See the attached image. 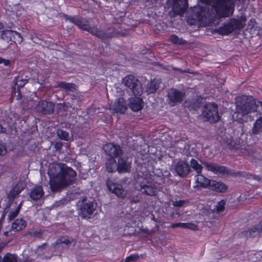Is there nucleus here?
Returning a JSON list of instances; mask_svg holds the SVG:
<instances>
[{
    "instance_id": "nucleus-44",
    "label": "nucleus",
    "mask_w": 262,
    "mask_h": 262,
    "mask_svg": "<svg viewBox=\"0 0 262 262\" xmlns=\"http://www.w3.org/2000/svg\"><path fill=\"white\" fill-rule=\"evenodd\" d=\"M43 233V231L41 230H34L29 232V234L33 237L40 238L42 237Z\"/></svg>"
},
{
    "instance_id": "nucleus-32",
    "label": "nucleus",
    "mask_w": 262,
    "mask_h": 262,
    "mask_svg": "<svg viewBox=\"0 0 262 262\" xmlns=\"http://www.w3.org/2000/svg\"><path fill=\"white\" fill-rule=\"evenodd\" d=\"M57 87L64 89L66 91L73 92L75 90V84L72 83H68L64 81H60L58 83Z\"/></svg>"
},
{
    "instance_id": "nucleus-6",
    "label": "nucleus",
    "mask_w": 262,
    "mask_h": 262,
    "mask_svg": "<svg viewBox=\"0 0 262 262\" xmlns=\"http://www.w3.org/2000/svg\"><path fill=\"white\" fill-rule=\"evenodd\" d=\"M202 114L207 121L211 123L217 122L220 118L218 106L214 102L206 103L203 107Z\"/></svg>"
},
{
    "instance_id": "nucleus-57",
    "label": "nucleus",
    "mask_w": 262,
    "mask_h": 262,
    "mask_svg": "<svg viewBox=\"0 0 262 262\" xmlns=\"http://www.w3.org/2000/svg\"><path fill=\"white\" fill-rule=\"evenodd\" d=\"M187 223H180V228L187 229Z\"/></svg>"
},
{
    "instance_id": "nucleus-46",
    "label": "nucleus",
    "mask_w": 262,
    "mask_h": 262,
    "mask_svg": "<svg viewBox=\"0 0 262 262\" xmlns=\"http://www.w3.org/2000/svg\"><path fill=\"white\" fill-rule=\"evenodd\" d=\"M62 17L65 19L69 20L70 22L74 24V25H75V22L78 18V17L72 16H70L67 14H63Z\"/></svg>"
},
{
    "instance_id": "nucleus-36",
    "label": "nucleus",
    "mask_w": 262,
    "mask_h": 262,
    "mask_svg": "<svg viewBox=\"0 0 262 262\" xmlns=\"http://www.w3.org/2000/svg\"><path fill=\"white\" fill-rule=\"evenodd\" d=\"M18 257L16 254L6 253L3 258L2 262H18Z\"/></svg>"
},
{
    "instance_id": "nucleus-12",
    "label": "nucleus",
    "mask_w": 262,
    "mask_h": 262,
    "mask_svg": "<svg viewBox=\"0 0 262 262\" xmlns=\"http://www.w3.org/2000/svg\"><path fill=\"white\" fill-rule=\"evenodd\" d=\"M103 149L106 155L112 159L120 157L123 154L122 148L117 144L108 143L103 146Z\"/></svg>"
},
{
    "instance_id": "nucleus-16",
    "label": "nucleus",
    "mask_w": 262,
    "mask_h": 262,
    "mask_svg": "<svg viewBox=\"0 0 262 262\" xmlns=\"http://www.w3.org/2000/svg\"><path fill=\"white\" fill-rule=\"evenodd\" d=\"M1 38L7 42L10 41L15 43L16 41L20 42L23 40V37L19 33L11 30L3 31L1 34Z\"/></svg>"
},
{
    "instance_id": "nucleus-28",
    "label": "nucleus",
    "mask_w": 262,
    "mask_h": 262,
    "mask_svg": "<svg viewBox=\"0 0 262 262\" xmlns=\"http://www.w3.org/2000/svg\"><path fill=\"white\" fill-rule=\"evenodd\" d=\"M27 226L26 221L23 219H17L12 223L11 229L13 231H19L24 229Z\"/></svg>"
},
{
    "instance_id": "nucleus-41",
    "label": "nucleus",
    "mask_w": 262,
    "mask_h": 262,
    "mask_svg": "<svg viewBox=\"0 0 262 262\" xmlns=\"http://www.w3.org/2000/svg\"><path fill=\"white\" fill-rule=\"evenodd\" d=\"M57 135L61 140L67 141L69 140L70 136L69 133L62 129H57Z\"/></svg>"
},
{
    "instance_id": "nucleus-50",
    "label": "nucleus",
    "mask_w": 262,
    "mask_h": 262,
    "mask_svg": "<svg viewBox=\"0 0 262 262\" xmlns=\"http://www.w3.org/2000/svg\"><path fill=\"white\" fill-rule=\"evenodd\" d=\"M185 203H186V201L180 200L176 201L174 202L173 205L175 207H180L183 206L185 204Z\"/></svg>"
},
{
    "instance_id": "nucleus-8",
    "label": "nucleus",
    "mask_w": 262,
    "mask_h": 262,
    "mask_svg": "<svg viewBox=\"0 0 262 262\" xmlns=\"http://www.w3.org/2000/svg\"><path fill=\"white\" fill-rule=\"evenodd\" d=\"M36 112L45 116L51 115L54 112L55 103L49 100H40L35 105Z\"/></svg>"
},
{
    "instance_id": "nucleus-14",
    "label": "nucleus",
    "mask_w": 262,
    "mask_h": 262,
    "mask_svg": "<svg viewBox=\"0 0 262 262\" xmlns=\"http://www.w3.org/2000/svg\"><path fill=\"white\" fill-rule=\"evenodd\" d=\"M140 191L146 195L155 196L157 193V188L151 182L143 179L140 183Z\"/></svg>"
},
{
    "instance_id": "nucleus-34",
    "label": "nucleus",
    "mask_w": 262,
    "mask_h": 262,
    "mask_svg": "<svg viewBox=\"0 0 262 262\" xmlns=\"http://www.w3.org/2000/svg\"><path fill=\"white\" fill-rule=\"evenodd\" d=\"M117 164L115 159L108 160L106 163V170L109 172H115L117 171Z\"/></svg>"
},
{
    "instance_id": "nucleus-39",
    "label": "nucleus",
    "mask_w": 262,
    "mask_h": 262,
    "mask_svg": "<svg viewBox=\"0 0 262 262\" xmlns=\"http://www.w3.org/2000/svg\"><path fill=\"white\" fill-rule=\"evenodd\" d=\"M150 179L154 183L159 185L163 184L165 181L163 174H161V175H152Z\"/></svg>"
},
{
    "instance_id": "nucleus-30",
    "label": "nucleus",
    "mask_w": 262,
    "mask_h": 262,
    "mask_svg": "<svg viewBox=\"0 0 262 262\" xmlns=\"http://www.w3.org/2000/svg\"><path fill=\"white\" fill-rule=\"evenodd\" d=\"M262 132V116L258 118L253 124L252 133L257 135Z\"/></svg>"
},
{
    "instance_id": "nucleus-18",
    "label": "nucleus",
    "mask_w": 262,
    "mask_h": 262,
    "mask_svg": "<svg viewBox=\"0 0 262 262\" xmlns=\"http://www.w3.org/2000/svg\"><path fill=\"white\" fill-rule=\"evenodd\" d=\"M117 166V171L120 173H127L130 171L132 161H128V157H119Z\"/></svg>"
},
{
    "instance_id": "nucleus-51",
    "label": "nucleus",
    "mask_w": 262,
    "mask_h": 262,
    "mask_svg": "<svg viewBox=\"0 0 262 262\" xmlns=\"http://www.w3.org/2000/svg\"><path fill=\"white\" fill-rule=\"evenodd\" d=\"M12 93H14V94H15L16 93H17V95L16 96V99L17 100H20L21 99L22 95H21V93L20 90V89H19V88H17V91H15V88L14 90L12 91Z\"/></svg>"
},
{
    "instance_id": "nucleus-59",
    "label": "nucleus",
    "mask_w": 262,
    "mask_h": 262,
    "mask_svg": "<svg viewBox=\"0 0 262 262\" xmlns=\"http://www.w3.org/2000/svg\"><path fill=\"white\" fill-rule=\"evenodd\" d=\"M259 228L260 231L262 232V221L259 222L258 224L257 225Z\"/></svg>"
},
{
    "instance_id": "nucleus-38",
    "label": "nucleus",
    "mask_w": 262,
    "mask_h": 262,
    "mask_svg": "<svg viewBox=\"0 0 262 262\" xmlns=\"http://www.w3.org/2000/svg\"><path fill=\"white\" fill-rule=\"evenodd\" d=\"M190 163L191 167L198 174L202 173L203 166L199 163L196 160L191 159Z\"/></svg>"
},
{
    "instance_id": "nucleus-45",
    "label": "nucleus",
    "mask_w": 262,
    "mask_h": 262,
    "mask_svg": "<svg viewBox=\"0 0 262 262\" xmlns=\"http://www.w3.org/2000/svg\"><path fill=\"white\" fill-rule=\"evenodd\" d=\"M139 256L137 253H133L130 254L129 256H127L125 259L127 262H136Z\"/></svg>"
},
{
    "instance_id": "nucleus-9",
    "label": "nucleus",
    "mask_w": 262,
    "mask_h": 262,
    "mask_svg": "<svg viewBox=\"0 0 262 262\" xmlns=\"http://www.w3.org/2000/svg\"><path fill=\"white\" fill-rule=\"evenodd\" d=\"M185 93L176 88H171L167 93V101L171 106L181 103L183 100Z\"/></svg>"
},
{
    "instance_id": "nucleus-55",
    "label": "nucleus",
    "mask_w": 262,
    "mask_h": 262,
    "mask_svg": "<svg viewBox=\"0 0 262 262\" xmlns=\"http://www.w3.org/2000/svg\"><path fill=\"white\" fill-rule=\"evenodd\" d=\"M255 20L254 19H253V18H251L249 20V21H248V25L250 26H251V28H253L254 27V24L255 23Z\"/></svg>"
},
{
    "instance_id": "nucleus-20",
    "label": "nucleus",
    "mask_w": 262,
    "mask_h": 262,
    "mask_svg": "<svg viewBox=\"0 0 262 262\" xmlns=\"http://www.w3.org/2000/svg\"><path fill=\"white\" fill-rule=\"evenodd\" d=\"M174 169L178 175L182 178L186 177L190 172L189 165L184 161H179Z\"/></svg>"
},
{
    "instance_id": "nucleus-7",
    "label": "nucleus",
    "mask_w": 262,
    "mask_h": 262,
    "mask_svg": "<svg viewBox=\"0 0 262 262\" xmlns=\"http://www.w3.org/2000/svg\"><path fill=\"white\" fill-rule=\"evenodd\" d=\"M123 83L125 86L129 89L135 96H140L143 89L141 82L135 76L132 75L126 76L123 79Z\"/></svg>"
},
{
    "instance_id": "nucleus-56",
    "label": "nucleus",
    "mask_w": 262,
    "mask_h": 262,
    "mask_svg": "<svg viewBox=\"0 0 262 262\" xmlns=\"http://www.w3.org/2000/svg\"><path fill=\"white\" fill-rule=\"evenodd\" d=\"M58 106H59V108H62L64 111H66V105H65L64 103H59L58 104Z\"/></svg>"
},
{
    "instance_id": "nucleus-54",
    "label": "nucleus",
    "mask_w": 262,
    "mask_h": 262,
    "mask_svg": "<svg viewBox=\"0 0 262 262\" xmlns=\"http://www.w3.org/2000/svg\"><path fill=\"white\" fill-rule=\"evenodd\" d=\"M170 227L172 228H180V223H172L170 225Z\"/></svg>"
},
{
    "instance_id": "nucleus-47",
    "label": "nucleus",
    "mask_w": 262,
    "mask_h": 262,
    "mask_svg": "<svg viewBox=\"0 0 262 262\" xmlns=\"http://www.w3.org/2000/svg\"><path fill=\"white\" fill-rule=\"evenodd\" d=\"M7 152L5 144L0 141V155H5Z\"/></svg>"
},
{
    "instance_id": "nucleus-19",
    "label": "nucleus",
    "mask_w": 262,
    "mask_h": 262,
    "mask_svg": "<svg viewBox=\"0 0 262 262\" xmlns=\"http://www.w3.org/2000/svg\"><path fill=\"white\" fill-rule=\"evenodd\" d=\"M24 188L25 186H24L22 183L19 182L12 187L7 195L9 205L13 203L15 199L20 194Z\"/></svg>"
},
{
    "instance_id": "nucleus-24",
    "label": "nucleus",
    "mask_w": 262,
    "mask_h": 262,
    "mask_svg": "<svg viewBox=\"0 0 262 262\" xmlns=\"http://www.w3.org/2000/svg\"><path fill=\"white\" fill-rule=\"evenodd\" d=\"M247 18L246 16L241 15L239 18H232L229 19L230 24L234 28V30H240L243 29L245 25Z\"/></svg>"
},
{
    "instance_id": "nucleus-42",
    "label": "nucleus",
    "mask_w": 262,
    "mask_h": 262,
    "mask_svg": "<svg viewBox=\"0 0 262 262\" xmlns=\"http://www.w3.org/2000/svg\"><path fill=\"white\" fill-rule=\"evenodd\" d=\"M225 205L226 201L224 200H221L220 201L218 202L217 204L215 205V207L214 208V210L215 212L217 213L223 212L225 209Z\"/></svg>"
},
{
    "instance_id": "nucleus-53",
    "label": "nucleus",
    "mask_w": 262,
    "mask_h": 262,
    "mask_svg": "<svg viewBox=\"0 0 262 262\" xmlns=\"http://www.w3.org/2000/svg\"><path fill=\"white\" fill-rule=\"evenodd\" d=\"M5 66H10V60L9 59H3V63Z\"/></svg>"
},
{
    "instance_id": "nucleus-21",
    "label": "nucleus",
    "mask_w": 262,
    "mask_h": 262,
    "mask_svg": "<svg viewBox=\"0 0 262 262\" xmlns=\"http://www.w3.org/2000/svg\"><path fill=\"white\" fill-rule=\"evenodd\" d=\"M135 96L129 99L128 106L134 112H138L141 110L144 106V102L142 98Z\"/></svg>"
},
{
    "instance_id": "nucleus-33",
    "label": "nucleus",
    "mask_w": 262,
    "mask_h": 262,
    "mask_svg": "<svg viewBox=\"0 0 262 262\" xmlns=\"http://www.w3.org/2000/svg\"><path fill=\"white\" fill-rule=\"evenodd\" d=\"M169 41L173 44L177 45H184L187 43V41L182 38L179 37L177 35L173 34L170 36Z\"/></svg>"
},
{
    "instance_id": "nucleus-23",
    "label": "nucleus",
    "mask_w": 262,
    "mask_h": 262,
    "mask_svg": "<svg viewBox=\"0 0 262 262\" xmlns=\"http://www.w3.org/2000/svg\"><path fill=\"white\" fill-rule=\"evenodd\" d=\"M113 109L116 113L124 114L127 110L126 101L122 97L119 98L115 102Z\"/></svg>"
},
{
    "instance_id": "nucleus-2",
    "label": "nucleus",
    "mask_w": 262,
    "mask_h": 262,
    "mask_svg": "<svg viewBox=\"0 0 262 262\" xmlns=\"http://www.w3.org/2000/svg\"><path fill=\"white\" fill-rule=\"evenodd\" d=\"M236 113L242 116L246 115L257 109V105L253 97L247 95H242L236 99L235 102Z\"/></svg>"
},
{
    "instance_id": "nucleus-62",
    "label": "nucleus",
    "mask_w": 262,
    "mask_h": 262,
    "mask_svg": "<svg viewBox=\"0 0 262 262\" xmlns=\"http://www.w3.org/2000/svg\"><path fill=\"white\" fill-rule=\"evenodd\" d=\"M3 58L0 57V64H2L3 63Z\"/></svg>"
},
{
    "instance_id": "nucleus-3",
    "label": "nucleus",
    "mask_w": 262,
    "mask_h": 262,
    "mask_svg": "<svg viewBox=\"0 0 262 262\" xmlns=\"http://www.w3.org/2000/svg\"><path fill=\"white\" fill-rule=\"evenodd\" d=\"M213 8L220 17H228L232 15L234 8L233 0H213Z\"/></svg>"
},
{
    "instance_id": "nucleus-25",
    "label": "nucleus",
    "mask_w": 262,
    "mask_h": 262,
    "mask_svg": "<svg viewBox=\"0 0 262 262\" xmlns=\"http://www.w3.org/2000/svg\"><path fill=\"white\" fill-rule=\"evenodd\" d=\"M44 194L42 187L40 185H36L31 190L29 196L32 200L37 201L41 199L44 195Z\"/></svg>"
},
{
    "instance_id": "nucleus-17",
    "label": "nucleus",
    "mask_w": 262,
    "mask_h": 262,
    "mask_svg": "<svg viewBox=\"0 0 262 262\" xmlns=\"http://www.w3.org/2000/svg\"><path fill=\"white\" fill-rule=\"evenodd\" d=\"M75 243V239L67 236H60L53 243V246L56 250H63L67 249L73 243Z\"/></svg>"
},
{
    "instance_id": "nucleus-43",
    "label": "nucleus",
    "mask_w": 262,
    "mask_h": 262,
    "mask_svg": "<svg viewBox=\"0 0 262 262\" xmlns=\"http://www.w3.org/2000/svg\"><path fill=\"white\" fill-rule=\"evenodd\" d=\"M20 211V205L18 206L14 211L9 212L7 220L10 222L14 220Z\"/></svg>"
},
{
    "instance_id": "nucleus-64",
    "label": "nucleus",
    "mask_w": 262,
    "mask_h": 262,
    "mask_svg": "<svg viewBox=\"0 0 262 262\" xmlns=\"http://www.w3.org/2000/svg\"><path fill=\"white\" fill-rule=\"evenodd\" d=\"M120 262H127V261L126 260V259L125 258L124 259L122 260Z\"/></svg>"
},
{
    "instance_id": "nucleus-61",
    "label": "nucleus",
    "mask_w": 262,
    "mask_h": 262,
    "mask_svg": "<svg viewBox=\"0 0 262 262\" xmlns=\"http://www.w3.org/2000/svg\"><path fill=\"white\" fill-rule=\"evenodd\" d=\"M5 217V213H4L2 214V216H1V219H0V223H1V222H2V220H4Z\"/></svg>"
},
{
    "instance_id": "nucleus-22",
    "label": "nucleus",
    "mask_w": 262,
    "mask_h": 262,
    "mask_svg": "<svg viewBox=\"0 0 262 262\" xmlns=\"http://www.w3.org/2000/svg\"><path fill=\"white\" fill-rule=\"evenodd\" d=\"M209 187L212 191L219 193H225L228 189V186L221 181L212 180Z\"/></svg>"
},
{
    "instance_id": "nucleus-4",
    "label": "nucleus",
    "mask_w": 262,
    "mask_h": 262,
    "mask_svg": "<svg viewBox=\"0 0 262 262\" xmlns=\"http://www.w3.org/2000/svg\"><path fill=\"white\" fill-rule=\"evenodd\" d=\"M203 164L207 171H211L218 176L236 177L241 176L242 174V172L239 171H236L232 169L220 165L216 163H212L204 162Z\"/></svg>"
},
{
    "instance_id": "nucleus-58",
    "label": "nucleus",
    "mask_w": 262,
    "mask_h": 262,
    "mask_svg": "<svg viewBox=\"0 0 262 262\" xmlns=\"http://www.w3.org/2000/svg\"><path fill=\"white\" fill-rule=\"evenodd\" d=\"M139 202V200L138 199H133L130 200L131 204L136 203Z\"/></svg>"
},
{
    "instance_id": "nucleus-63",
    "label": "nucleus",
    "mask_w": 262,
    "mask_h": 262,
    "mask_svg": "<svg viewBox=\"0 0 262 262\" xmlns=\"http://www.w3.org/2000/svg\"><path fill=\"white\" fill-rule=\"evenodd\" d=\"M258 103L260 105V106L262 107V101H259Z\"/></svg>"
},
{
    "instance_id": "nucleus-29",
    "label": "nucleus",
    "mask_w": 262,
    "mask_h": 262,
    "mask_svg": "<svg viewBox=\"0 0 262 262\" xmlns=\"http://www.w3.org/2000/svg\"><path fill=\"white\" fill-rule=\"evenodd\" d=\"M261 232L260 231L258 226L256 225L255 226L252 227L251 228L243 232L244 234L247 237H255L257 235L259 234Z\"/></svg>"
},
{
    "instance_id": "nucleus-48",
    "label": "nucleus",
    "mask_w": 262,
    "mask_h": 262,
    "mask_svg": "<svg viewBox=\"0 0 262 262\" xmlns=\"http://www.w3.org/2000/svg\"><path fill=\"white\" fill-rule=\"evenodd\" d=\"M63 143L61 141L56 142L54 144V148L57 151H60L62 148Z\"/></svg>"
},
{
    "instance_id": "nucleus-15",
    "label": "nucleus",
    "mask_w": 262,
    "mask_h": 262,
    "mask_svg": "<svg viewBox=\"0 0 262 262\" xmlns=\"http://www.w3.org/2000/svg\"><path fill=\"white\" fill-rule=\"evenodd\" d=\"M206 9L202 7H195L192 10L191 16L193 23H198L200 24H205L206 20L205 15Z\"/></svg>"
},
{
    "instance_id": "nucleus-10",
    "label": "nucleus",
    "mask_w": 262,
    "mask_h": 262,
    "mask_svg": "<svg viewBox=\"0 0 262 262\" xmlns=\"http://www.w3.org/2000/svg\"><path fill=\"white\" fill-rule=\"evenodd\" d=\"M95 210L96 206L93 201L83 200L79 208V214L82 219H90Z\"/></svg>"
},
{
    "instance_id": "nucleus-26",
    "label": "nucleus",
    "mask_w": 262,
    "mask_h": 262,
    "mask_svg": "<svg viewBox=\"0 0 262 262\" xmlns=\"http://www.w3.org/2000/svg\"><path fill=\"white\" fill-rule=\"evenodd\" d=\"M234 31V28L230 24L229 20L222 24L219 28L216 29L215 32L222 35H228Z\"/></svg>"
},
{
    "instance_id": "nucleus-11",
    "label": "nucleus",
    "mask_w": 262,
    "mask_h": 262,
    "mask_svg": "<svg viewBox=\"0 0 262 262\" xmlns=\"http://www.w3.org/2000/svg\"><path fill=\"white\" fill-rule=\"evenodd\" d=\"M106 185L108 190L114 193L118 198L124 199L126 197V192L121 184L114 183L111 179H107Z\"/></svg>"
},
{
    "instance_id": "nucleus-35",
    "label": "nucleus",
    "mask_w": 262,
    "mask_h": 262,
    "mask_svg": "<svg viewBox=\"0 0 262 262\" xmlns=\"http://www.w3.org/2000/svg\"><path fill=\"white\" fill-rule=\"evenodd\" d=\"M187 107L189 110H194L197 111L199 110L201 106V102L199 100V99H192L191 101H189L187 102Z\"/></svg>"
},
{
    "instance_id": "nucleus-1",
    "label": "nucleus",
    "mask_w": 262,
    "mask_h": 262,
    "mask_svg": "<svg viewBox=\"0 0 262 262\" xmlns=\"http://www.w3.org/2000/svg\"><path fill=\"white\" fill-rule=\"evenodd\" d=\"M59 166L60 170L58 173H53L51 169L48 172L50 188L53 192L61 191L74 184L76 180V172L72 168L64 163L60 164Z\"/></svg>"
},
{
    "instance_id": "nucleus-27",
    "label": "nucleus",
    "mask_w": 262,
    "mask_h": 262,
    "mask_svg": "<svg viewBox=\"0 0 262 262\" xmlns=\"http://www.w3.org/2000/svg\"><path fill=\"white\" fill-rule=\"evenodd\" d=\"M195 177L196 186L204 188L209 187L212 180L209 179L202 173L198 174Z\"/></svg>"
},
{
    "instance_id": "nucleus-37",
    "label": "nucleus",
    "mask_w": 262,
    "mask_h": 262,
    "mask_svg": "<svg viewBox=\"0 0 262 262\" xmlns=\"http://www.w3.org/2000/svg\"><path fill=\"white\" fill-rule=\"evenodd\" d=\"M29 80V78L28 76H26L25 78H21L18 76L17 77H15L14 81L15 82V85H17V88L20 89L23 88L27 83H28Z\"/></svg>"
},
{
    "instance_id": "nucleus-52",
    "label": "nucleus",
    "mask_w": 262,
    "mask_h": 262,
    "mask_svg": "<svg viewBox=\"0 0 262 262\" xmlns=\"http://www.w3.org/2000/svg\"><path fill=\"white\" fill-rule=\"evenodd\" d=\"M230 149H236L237 146L235 142L233 140H230L228 143Z\"/></svg>"
},
{
    "instance_id": "nucleus-5",
    "label": "nucleus",
    "mask_w": 262,
    "mask_h": 262,
    "mask_svg": "<svg viewBox=\"0 0 262 262\" xmlns=\"http://www.w3.org/2000/svg\"><path fill=\"white\" fill-rule=\"evenodd\" d=\"M88 28V30L86 31L100 38L106 46L108 45L110 38L118 36V32L115 31L114 28H111L104 31L97 28L92 27L90 25Z\"/></svg>"
},
{
    "instance_id": "nucleus-13",
    "label": "nucleus",
    "mask_w": 262,
    "mask_h": 262,
    "mask_svg": "<svg viewBox=\"0 0 262 262\" xmlns=\"http://www.w3.org/2000/svg\"><path fill=\"white\" fill-rule=\"evenodd\" d=\"M171 10L176 15H183L188 8V0H171Z\"/></svg>"
},
{
    "instance_id": "nucleus-31",
    "label": "nucleus",
    "mask_w": 262,
    "mask_h": 262,
    "mask_svg": "<svg viewBox=\"0 0 262 262\" xmlns=\"http://www.w3.org/2000/svg\"><path fill=\"white\" fill-rule=\"evenodd\" d=\"M90 24V22L88 19L78 17V19L75 22V25L77 26L79 28L86 31L88 30V28Z\"/></svg>"
},
{
    "instance_id": "nucleus-40",
    "label": "nucleus",
    "mask_w": 262,
    "mask_h": 262,
    "mask_svg": "<svg viewBox=\"0 0 262 262\" xmlns=\"http://www.w3.org/2000/svg\"><path fill=\"white\" fill-rule=\"evenodd\" d=\"M159 87V85L158 82L155 79L152 80L148 86L147 91L149 93H155Z\"/></svg>"
},
{
    "instance_id": "nucleus-60",
    "label": "nucleus",
    "mask_w": 262,
    "mask_h": 262,
    "mask_svg": "<svg viewBox=\"0 0 262 262\" xmlns=\"http://www.w3.org/2000/svg\"><path fill=\"white\" fill-rule=\"evenodd\" d=\"M28 119V118L27 117H26V116L24 117V118H23V119L22 120H21V122L22 121H24V122L25 123H26V122H27V121Z\"/></svg>"
},
{
    "instance_id": "nucleus-49",
    "label": "nucleus",
    "mask_w": 262,
    "mask_h": 262,
    "mask_svg": "<svg viewBox=\"0 0 262 262\" xmlns=\"http://www.w3.org/2000/svg\"><path fill=\"white\" fill-rule=\"evenodd\" d=\"M187 229L193 231H197L198 230V225L192 223H187Z\"/></svg>"
}]
</instances>
